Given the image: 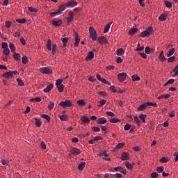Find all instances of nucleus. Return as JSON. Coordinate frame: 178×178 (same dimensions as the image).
<instances>
[{"mask_svg": "<svg viewBox=\"0 0 178 178\" xmlns=\"http://www.w3.org/2000/svg\"><path fill=\"white\" fill-rule=\"evenodd\" d=\"M176 52V48H172L169 50L168 53L167 54V56L169 58L173 55Z\"/></svg>", "mask_w": 178, "mask_h": 178, "instance_id": "obj_34", "label": "nucleus"}, {"mask_svg": "<svg viewBox=\"0 0 178 178\" xmlns=\"http://www.w3.org/2000/svg\"><path fill=\"white\" fill-rule=\"evenodd\" d=\"M149 130H154L155 129V125H154V121H150L149 125Z\"/></svg>", "mask_w": 178, "mask_h": 178, "instance_id": "obj_53", "label": "nucleus"}, {"mask_svg": "<svg viewBox=\"0 0 178 178\" xmlns=\"http://www.w3.org/2000/svg\"><path fill=\"white\" fill-rule=\"evenodd\" d=\"M15 21L17 23H19V24H24V23L27 22V19H26V18L17 19Z\"/></svg>", "mask_w": 178, "mask_h": 178, "instance_id": "obj_31", "label": "nucleus"}, {"mask_svg": "<svg viewBox=\"0 0 178 178\" xmlns=\"http://www.w3.org/2000/svg\"><path fill=\"white\" fill-rule=\"evenodd\" d=\"M167 18H168V14L163 13L159 16V22H165V20H166Z\"/></svg>", "mask_w": 178, "mask_h": 178, "instance_id": "obj_20", "label": "nucleus"}, {"mask_svg": "<svg viewBox=\"0 0 178 178\" xmlns=\"http://www.w3.org/2000/svg\"><path fill=\"white\" fill-rule=\"evenodd\" d=\"M100 81L104 84H107V86H111V82L108 81L105 78H102V80Z\"/></svg>", "mask_w": 178, "mask_h": 178, "instance_id": "obj_55", "label": "nucleus"}, {"mask_svg": "<svg viewBox=\"0 0 178 178\" xmlns=\"http://www.w3.org/2000/svg\"><path fill=\"white\" fill-rule=\"evenodd\" d=\"M92 131H95V133H98L99 131H101V129L98 127H94L92 128Z\"/></svg>", "mask_w": 178, "mask_h": 178, "instance_id": "obj_59", "label": "nucleus"}, {"mask_svg": "<svg viewBox=\"0 0 178 178\" xmlns=\"http://www.w3.org/2000/svg\"><path fill=\"white\" fill-rule=\"evenodd\" d=\"M40 72L42 73V74H52V71H51V70L47 67H42Z\"/></svg>", "mask_w": 178, "mask_h": 178, "instance_id": "obj_10", "label": "nucleus"}, {"mask_svg": "<svg viewBox=\"0 0 178 178\" xmlns=\"http://www.w3.org/2000/svg\"><path fill=\"white\" fill-rule=\"evenodd\" d=\"M126 77H127L126 72H122L118 74V80L120 83H123L126 80Z\"/></svg>", "mask_w": 178, "mask_h": 178, "instance_id": "obj_4", "label": "nucleus"}, {"mask_svg": "<svg viewBox=\"0 0 178 178\" xmlns=\"http://www.w3.org/2000/svg\"><path fill=\"white\" fill-rule=\"evenodd\" d=\"M40 117L42 118L43 119H46V120L48 123H49V122H51V117H49V115H48L47 114H42L40 115Z\"/></svg>", "mask_w": 178, "mask_h": 178, "instance_id": "obj_32", "label": "nucleus"}, {"mask_svg": "<svg viewBox=\"0 0 178 178\" xmlns=\"http://www.w3.org/2000/svg\"><path fill=\"white\" fill-rule=\"evenodd\" d=\"M84 168H86V162L83 161L78 165L79 170H83Z\"/></svg>", "mask_w": 178, "mask_h": 178, "instance_id": "obj_35", "label": "nucleus"}, {"mask_svg": "<svg viewBox=\"0 0 178 178\" xmlns=\"http://www.w3.org/2000/svg\"><path fill=\"white\" fill-rule=\"evenodd\" d=\"M81 121L82 124H87V123H90V118L86 115H82L81 117Z\"/></svg>", "mask_w": 178, "mask_h": 178, "instance_id": "obj_12", "label": "nucleus"}, {"mask_svg": "<svg viewBox=\"0 0 178 178\" xmlns=\"http://www.w3.org/2000/svg\"><path fill=\"white\" fill-rule=\"evenodd\" d=\"M75 43L74 44V47H77L79 44H80V35H79V33L75 32Z\"/></svg>", "mask_w": 178, "mask_h": 178, "instance_id": "obj_11", "label": "nucleus"}, {"mask_svg": "<svg viewBox=\"0 0 178 178\" xmlns=\"http://www.w3.org/2000/svg\"><path fill=\"white\" fill-rule=\"evenodd\" d=\"M124 49L123 48H120L116 51V54L118 56H122L124 55Z\"/></svg>", "mask_w": 178, "mask_h": 178, "instance_id": "obj_27", "label": "nucleus"}, {"mask_svg": "<svg viewBox=\"0 0 178 178\" xmlns=\"http://www.w3.org/2000/svg\"><path fill=\"white\" fill-rule=\"evenodd\" d=\"M17 81L19 87H23V86H24V82H23V80L20 79V78H17Z\"/></svg>", "mask_w": 178, "mask_h": 178, "instance_id": "obj_50", "label": "nucleus"}, {"mask_svg": "<svg viewBox=\"0 0 178 178\" xmlns=\"http://www.w3.org/2000/svg\"><path fill=\"white\" fill-rule=\"evenodd\" d=\"M13 58H14L15 60H17V61L20 60V54L16 53V52L14 53Z\"/></svg>", "mask_w": 178, "mask_h": 178, "instance_id": "obj_40", "label": "nucleus"}, {"mask_svg": "<svg viewBox=\"0 0 178 178\" xmlns=\"http://www.w3.org/2000/svg\"><path fill=\"white\" fill-rule=\"evenodd\" d=\"M137 31H138V28L132 27L131 29H129L128 34H129V35H134V34H136V33H137Z\"/></svg>", "mask_w": 178, "mask_h": 178, "instance_id": "obj_18", "label": "nucleus"}, {"mask_svg": "<svg viewBox=\"0 0 178 178\" xmlns=\"http://www.w3.org/2000/svg\"><path fill=\"white\" fill-rule=\"evenodd\" d=\"M22 63L23 65H27L29 63V58H27V56H24L22 58Z\"/></svg>", "mask_w": 178, "mask_h": 178, "instance_id": "obj_30", "label": "nucleus"}, {"mask_svg": "<svg viewBox=\"0 0 178 178\" xmlns=\"http://www.w3.org/2000/svg\"><path fill=\"white\" fill-rule=\"evenodd\" d=\"M62 83H63V79H58V80L56 81V86H62V85H63Z\"/></svg>", "mask_w": 178, "mask_h": 178, "instance_id": "obj_58", "label": "nucleus"}, {"mask_svg": "<svg viewBox=\"0 0 178 178\" xmlns=\"http://www.w3.org/2000/svg\"><path fill=\"white\" fill-rule=\"evenodd\" d=\"M69 17L67 18V23H70V22L73 21L74 19V14L73 12L70 11L68 12Z\"/></svg>", "mask_w": 178, "mask_h": 178, "instance_id": "obj_14", "label": "nucleus"}, {"mask_svg": "<svg viewBox=\"0 0 178 178\" xmlns=\"http://www.w3.org/2000/svg\"><path fill=\"white\" fill-rule=\"evenodd\" d=\"M52 88H54V84L51 83L49 86H47L44 90V92H49V91H51V90H52Z\"/></svg>", "mask_w": 178, "mask_h": 178, "instance_id": "obj_24", "label": "nucleus"}, {"mask_svg": "<svg viewBox=\"0 0 178 178\" xmlns=\"http://www.w3.org/2000/svg\"><path fill=\"white\" fill-rule=\"evenodd\" d=\"M106 115H107V116H111V118H114V116H115V113L111 111H107L106 113Z\"/></svg>", "mask_w": 178, "mask_h": 178, "instance_id": "obj_62", "label": "nucleus"}, {"mask_svg": "<svg viewBox=\"0 0 178 178\" xmlns=\"http://www.w3.org/2000/svg\"><path fill=\"white\" fill-rule=\"evenodd\" d=\"M61 41L63 42V48H66V47H67V42H69V38H61Z\"/></svg>", "mask_w": 178, "mask_h": 178, "instance_id": "obj_22", "label": "nucleus"}, {"mask_svg": "<svg viewBox=\"0 0 178 178\" xmlns=\"http://www.w3.org/2000/svg\"><path fill=\"white\" fill-rule=\"evenodd\" d=\"M53 26H55V27H60V26H62V23H63V22L62 21V19H58V20H52L51 22Z\"/></svg>", "mask_w": 178, "mask_h": 178, "instance_id": "obj_13", "label": "nucleus"}, {"mask_svg": "<svg viewBox=\"0 0 178 178\" xmlns=\"http://www.w3.org/2000/svg\"><path fill=\"white\" fill-rule=\"evenodd\" d=\"M139 119H140V120H142L143 123H145V119H147V115L140 114L139 115Z\"/></svg>", "mask_w": 178, "mask_h": 178, "instance_id": "obj_41", "label": "nucleus"}, {"mask_svg": "<svg viewBox=\"0 0 178 178\" xmlns=\"http://www.w3.org/2000/svg\"><path fill=\"white\" fill-rule=\"evenodd\" d=\"M151 35L149 33L148 31H144L142 33H140V35H138V37H142L144 38V37H149Z\"/></svg>", "mask_w": 178, "mask_h": 178, "instance_id": "obj_25", "label": "nucleus"}, {"mask_svg": "<svg viewBox=\"0 0 178 178\" xmlns=\"http://www.w3.org/2000/svg\"><path fill=\"white\" fill-rule=\"evenodd\" d=\"M175 60H176V56H172L168 58V63H173V62H175Z\"/></svg>", "mask_w": 178, "mask_h": 178, "instance_id": "obj_49", "label": "nucleus"}, {"mask_svg": "<svg viewBox=\"0 0 178 178\" xmlns=\"http://www.w3.org/2000/svg\"><path fill=\"white\" fill-rule=\"evenodd\" d=\"M3 54H4L5 55H9V54H10V50H9V48L4 49L3 51Z\"/></svg>", "mask_w": 178, "mask_h": 178, "instance_id": "obj_63", "label": "nucleus"}, {"mask_svg": "<svg viewBox=\"0 0 178 178\" xmlns=\"http://www.w3.org/2000/svg\"><path fill=\"white\" fill-rule=\"evenodd\" d=\"M1 76L5 79H10L13 77L10 71L3 73Z\"/></svg>", "mask_w": 178, "mask_h": 178, "instance_id": "obj_17", "label": "nucleus"}, {"mask_svg": "<svg viewBox=\"0 0 178 178\" xmlns=\"http://www.w3.org/2000/svg\"><path fill=\"white\" fill-rule=\"evenodd\" d=\"M168 99V98H170V94H166L165 95H162L161 96H159L158 97V99Z\"/></svg>", "mask_w": 178, "mask_h": 178, "instance_id": "obj_44", "label": "nucleus"}, {"mask_svg": "<svg viewBox=\"0 0 178 178\" xmlns=\"http://www.w3.org/2000/svg\"><path fill=\"white\" fill-rule=\"evenodd\" d=\"M58 105L60 106H62V108H71V106H73V103L70 100H65L64 102H60Z\"/></svg>", "mask_w": 178, "mask_h": 178, "instance_id": "obj_3", "label": "nucleus"}, {"mask_svg": "<svg viewBox=\"0 0 178 178\" xmlns=\"http://www.w3.org/2000/svg\"><path fill=\"white\" fill-rule=\"evenodd\" d=\"M54 106H55V103L51 102V103L48 105L47 108H48L49 111H52V109H54Z\"/></svg>", "mask_w": 178, "mask_h": 178, "instance_id": "obj_54", "label": "nucleus"}, {"mask_svg": "<svg viewBox=\"0 0 178 178\" xmlns=\"http://www.w3.org/2000/svg\"><path fill=\"white\" fill-rule=\"evenodd\" d=\"M122 122V120L119 118H111L110 120V123H120Z\"/></svg>", "mask_w": 178, "mask_h": 178, "instance_id": "obj_37", "label": "nucleus"}, {"mask_svg": "<svg viewBox=\"0 0 178 178\" xmlns=\"http://www.w3.org/2000/svg\"><path fill=\"white\" fill-rule=\"evenodd\" d=\"M106 122H108L107 120H106L105 118H98V120H97V123L98 124H105V123H106Z\"/></svg>", "mask_w": 178, "mask_h": 178, "instance_id": "obj_19", "label": "nucleus"}, {"mask_svg": "<svg viewBox=\"0 0 178 178\" xmlns=\"http://www.w3.org/2000/svg\"><path fill=\"white\" fill-rule=\"evenodd\" d=\"M56 87L58 92H63V90H65V85H58Z\"/></svg>", "mask_w": 178, "mask_h": 178, "instance_id": "obj_36", "label": "nucleus"}, {"mask_svg": "<svg viewBox=\"0 0 178 178\" xmlns=\"http://www.w3.org/2000/svg\"><path fill=\"white\" fill-rule=\"evenodd\" d=\"M146 31L148 32L149 35H152V34H154V28H152V26H149L146 29Z\"/></svg>", "mask_w": 178, "mask_h": 178, "instance_id": "obj_42", "label": "nucleus"}, {"mask_svg": "<svg viewBox=\"0 0 178 178\" xmlns=\"http://www.w3.org/2000/svg\"><path fill=\"white\" fill-rule=\"evenodd\" d=\"M10 26H12V22L11 21H6L5 27H6L7 29H10Z\"/></svg>", "mask_w": 178, "mask_h": 178, "instance_id": "obj_56", "label": "nucleus"}, {"mask_svg": "<svg viewBox=\"0 0 178 178\" xmlns=\"http://www.w3.org/2000/svg\"><path fill=\"white\" fill-rule=\"evenodd\" d=\"M28 10L29 12H32L33 13H37V12H38V9L35 8L33 7H28Z\"/></svg>", "mask_w": 178, "mask_h": 178, "instance_id": "obj_46", "label": "nucleus"}, {"mask_svg": "<svg viewBox=\"0 0 178 178\" xmlns=\"http://www.w3.org/2000/svg\"><path fill=\"white\" fill-rule=\"evenodd\" d=\"M9 47L11 52H13V54L16 52V47H15V44L13 43H10Z\"/></svg>", "mask_w": 178, "mask_h": 178, "instance_id": "obj_38", "label": "nucleus"}, {"mask_svg": "<svg viewBox=\"0 0 178 178\" xmlns=\"http://www.w3.org/2000/svg\"><path fill=\"white\" fill-rule=\"evenodd\" d=\"M134 121L137 124L138 126H141V121L140 120V118H138V116H134Z\"/></svg>", "mask_w": 178, "mask_h": 178, "instance_id": "obj_45", "label": "nucleus"}, {"mask_svg": "<svg viewBox=\"0 0 178 178\" xmlns=\"http://www.w3.org/2000/svg\"><path fill=\"white\" fill-rule=\"evenodd\" d=\"M99 104L97 105L98 108H101L102 106H104V105H105L106 104V100L105 99H101L99 102Z\"/></svg>", "mask_w": 178, "mask_h": 178, "instance_id": "obj_43", "label": "nucleus"}, {"mask_svg": "<svg viewBox=\"0 0 178 178\" xmlns=\"http://www.w3.org/2000/svg\"><path fill=\"white\" fill-rule=\"evenodd\" d=\"M123 147H124V143H118L115 149H114V151H115V149H120V148H123Z\"/></svg>", "mask_w": 178, "mask_h": 178, "instance_id": "obj_39", "label": "nucleus"}, {"mask_svg": "<svg viewBox=\"0 0 178 178\" xmlns=\"http://www.w3.org/2000/svg\"><path fill=\"white\" fill-rule=\"evenodd\" d=\"M97 42L101 45H104V44H108V39H106L105 36H100L97 38Z\"/></svg>", "mask_w": 178, "mask_h": 178, "instance_id": "obj_6", "label": "nucleus"}, {"mask_svg": "<svg viewBox=\"0 0 178 178\" xmlns=\"http://www.w3.org/2000/svg\"><path fill=\"white\" fill-rule=\"evenodd\" d=\"M131 77L133 81H140V76H138V75H133Z\"/></svg>", "mask_w": 178, "mask_h": 178, "instance_id": "obj_52", "label": "nucleus"}, {"mask_svg": "<svg viewBox=\"0 0 178 178\" xmlns=\"http://www.w3.org/2000/svg\"><path fill=\"white\" fill-rule=\"evenodd\" d=\"M158 176H159V175H158L156 172H154L151 174L152 178H156Z\"/></svg>", "mask_w": 178, "mask_h": 178, "instance_id": "obj_64", "label": "nucleus"}, {"mask_svg": "<svg viewBox=\"0 0 178 178\" xmlns=\"http://www.w3.org/2000/svg\"><path fill=\"white\" fill-rule=\"evenodd\" d=\"M35 124L36 126V127H40L42 125V122H41V119L40 118H35Z\"/></svg>", "mask_w": 178, "mask_h": 178, "instance_id": "obj_21", "label": "nucleus"}, {"mask_svg": "<svg viewBox=\"0 0 178 178\" xmlns=\"http://www.w3.org/2000/svg\"><path fill=\"white\" fill-rule=\"evenodd\" d=\"M112 23H113V22H109L105 26L104 30V34H106V33L109 31V29H111V25L112 24Z\"/></svg>", "mask_w": 178, "mask_h": 178, "instance_id": "obj_23", "label": "nucleus"}, {"mask_svg": "<svg viewBox=\"0 0 178 178\" xmlns=\"http://www.w3.org/2000/svg\"><path fill=\"white\" fill-rule=\"evenodd\" d=\"M94 52H97L95 49H92V51H90L88 56L86 57V60H91V59H94Z\"/></svg>", "mask_w": 178, "mask_h": 178, "instance_id": "obj_5", "label": "nucleus"}, {"mask_svg": "<svg viewBox=\"0 0 178 178\" xmlns=\"http://www.w3.org/2000/svg\"><path fill=\"white\" fill-rule=\"evenodd\" d=\"M161 163H168L169 162V159L168 157H162L160 159Z\"/></svg>", "mask_w": 178, "mask_h": 178, "instance_id": "obj_47", "label": "nucleus"}, {"mask_svg": "<svg viewBox=\"0 0 178 178\" xmlns=\"http://www.w3.org/2000/svg\"><path fill=\"white\" fill-rule=\"evenodd\" d=\"M125 166H126L127 169H129V170H133V165H131V163H130V162L127 161Z\"/></svg>", "mask_w": 178, "mask_h": 178, "instance_id": "obj_48", "label": "nucleus"}, {"mask_svg": "<svg viewBox=\"0 0 178 178\" xmlns=\"http://www.w3.org/2000/svg\"><path fill=\"white\" fill-rule=\"evenodd\" d=\"M165 5L167 8H172V2L168 1H165Z\"/></svg>", "mask_w": 178, "mask_h": 178, "instance_id": "obj_61", "label": "nucleus"}, {"mask_svg": "<svg viewBox=\"0 0 178 178\" xmlns=\"http://www.w3.org/2000/svg\"><path fill=\"white\" fill-rule=\"evenodd\" d=\"M120 159L121 161H129V159H130V154L127 152H122Z\"/></svg>", "mask_w": 178, "mask_h": 178, "instance_id": "obj_9", "label": "nucleus"}, {"mask_svg": "<svg viewBox=\"0 0 178 178\" xmlns=\"http://www.w3.org/2000/svg\"><path fill=\"white\" fill-rule=\"evenodd\" d=\"M159 59L160 62H165V60H166V57L165 56L163 50H162L160 52V54L159 55Z\"/></svg>", "mask_w": 178, "mask_h": 178, "instance_id": "obj_16", "label": "nucleus"}, {"mask_svg": "<svg viewBox=\"0 0 178 178\" xmlns=\"http://www.w3.org/2000/svg\"><path fill=\"white\" fill-rule=\"evenodd\" d=\"M89 34H90V37L92 39V41H97L98 34H97V31H95L94 27L92 26L89 27Z\"/></svg>", "mask_w": 178, "mask_h": 178, "instance_id": "obj_1", "label": "nucleus"}, {"mask_svg": "<svg viewBox=\"0 0 178 178\" xmlns=\"http://www.w3.org/2000/svg\"><path fill=\"white\" fill-rule=\"evenodd\" d=\"M147 109V104L145 103L141 104L140 106L138 107V111L143 112V111H145Z\"/></svg>", "mask_w": 178, "mask_h": 178, "instance_id": "obj_28", "label": "nucleus"}, {"mask_svg": "<svg viewBox=\"0 0 178 178\" xmlns=\"http://www.w3.org/2000/svg\"><path fill=\"white\" fill-rule=\"evenodd\" d=\"M52 54L55 55L56 54V44L52 45Z\"/></svg>", "mask_w": 178, "mask_h": 178, "instance_id": "obj_60", "label": "nucleus"}, {"mask_svg": "<svg viewBox=\"0 0 178 178\" xmlns=\"http://www.w3.org/2000/svg\"><path fill=\"white\" fill-rule=\"evenodd\" d=\"M65 6H67V8H74V6H77V1L74 0H70L65 3Z\"/></svg>", "mask_w": 178, "mask_h": 178, "instance_id": "obj_8", "label": "nucleus"}, {"mask_svg": "<svg viewBox=\"0 0 178 178\" xmlns=\"http://www.w3.org/2000/svg\"><path fill=\"white\" fill-rule=\"evenodd\" d=\"M46 46L48 51H52V44H51V39L47 40Z\"/></svg>", "mask_w": 178, "mask_h": 178, "instance_id": "obj_29", "label": "nucleus"}, {"mask_svg": "<svg viewBox=\"0 0 178 178\" xmlns=\"http://www.w3.org/2000/svg\"><path fill=\"white\" fill-rule=\"evenodd\" d=\"M66 9V4H60L58 6V9L57 10V12H58V15H62V13L63 10Z\"/></svg>", "mask_w": 178, "mask_h": 178, "instance_id": "obj_15", "label": "nucleus"}, {"mask_svg": "<svg viewBox=\"0 0 178 178\" xmlns=\"http://www.w3.org/2000/svg\"><path fill=\"white\" fill-rule=\"evenodd\" d=\"M131 129V125H130V124H126L125 126L124 127V130H125V131H127Z\"/></svg>", "mask_w": 178, "mask_h": 178, "instance_id": "obj_57", "label": "nucleus"}, {"mask_svg": "<svg viewBox=\"0 0 178 178\" xmlns=\"http://www.w3.org/2000/svg\"><path fill=\"white\" fill-rule=\"evenodd\" d=\"M81 154V150L80 149L76 147H72L70 149V154H68V156H72V155H80Z\"/></svg>", "mask_w": 178, "mask_h": 178, "instance_id": "obj_2", "label": "nucleus"}, {"mask_svg": "<svg viewBox=\"0 0 178 178\" xmlns=\"http://www.w3.org/2000/svg\"><path fill=\"white\" fill-rule=\"evenodd\" d=\"M58 118L62 122H67L69 117L67 115H58Z\"/></svg>", "mask_w": 178, "mask_h": 178, "instance_id": "obj_26", "label": "nucleus"}, {"mask_svg": "<svg viewBox=\"0 0 178 178\" xmlns=\"http://www.w3.org/2000/svg\"><path fill=\"white\" fill-rule=\"evenodd\" d=\"M113 170H115V172H120V173H122V175L127 174V171L126 170V169H124L122 166L115 167L113 168Z\"/></svg>", "mask_w": 178, "mask_h": 178, "instance_id": "obj_7", "label": "nucleus"}, {"mask_svg": "<svg viewBox=\"0 0 178 178\" xmlns=\"http://www.w3.org/2000/svg\"><path fill=\"white\" fill-rule=\"evenodd\" d=\"M164 168L163 166H159L156 168V172L158 173H163Z\"/></svg>", "mask_w": 178, "mask_h": 178, "instance_id": "obj_51", "label": "nucleus"}, {"mask_svg": "<svg viewBox=\"0 0 178 178\" xmlns=\"http://www.w3.org/2000/svg\"><path fill=\"white\" fill-rule=\"evenodd\" d=\"M76 104L79 106H86V101H84V99L78 100Z\"/></svg>", "mask_w": 178, "mask_h": 178, "instance_id": "obj_33", "label": "nucleus"}]
</instances>
